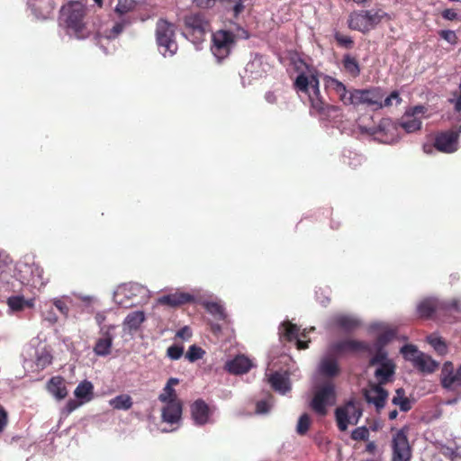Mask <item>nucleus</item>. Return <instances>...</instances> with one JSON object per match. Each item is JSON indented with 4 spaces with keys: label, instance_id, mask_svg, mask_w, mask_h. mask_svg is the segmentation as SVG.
Wrapping results in <instances>:
<instances>
[{
    "label": "nucleus",
    "instance_id": "4c0bfd02",
    "mask_svg": "<svg viewBox=\"0 0 461 461\" xmlns=\"http://www.w3.org/2000/svg\"><path fill=\"white\" fill-rule=\"evenodd\" d=\"M13 311H21L25 308H32L34 305L33 299H24L23 296H13L7 302Z\"/></svg>",
    "mask_w": 461,
    "mask_h": 461
},
{
    "label": "nucleus",
    "instance_id": "13d9d810",
    "mask_svg": "<svg viewBox=\"0 0 461 461\" xmlns=\"http://www.w3.org/2000/svg\"><path fill=\"white\" fill-rule=\"evenodd\" d=\"M192 336V331L189 327L185 326L176 332V337L183 339L188 340Z\"/></svg>",
    "mask_w": 461,
    "mask_h": 461
},
{
    "label": "nucleus",
    "instance_id": "412c9836",
    "mask_svg": "<svg viewBox=\"0 0 461 461\" xmlns=\"http://www.w3.org/2000/svg\"><path fill=\"white\" fill-rule=\"evenodd\" d=\"M114 329L115 327L112 325L101 329L100 338L94 347V352L96 356L105 357L111 353Z\"/></svg>",
    "mask_w": 461,
    "mask_h": 461
},
{
    "label": "nucleus",
    "instance_id": "79ce46f5",
    "mask_svg": "<svg viewBox=\"0 0 461 461\" xmlns=\"http://www.w3.org/2000/svg\"><path fill=\"white\" fill-rule=\"evenodd\" d=\"M401 353L402 354L403 357L406 360L411 361L413 364V366L416 364L417 360L421 355V352L419 351L417 348L413 345L403 346L401 348Z\"/></svg>",
    "mask_w": 461,
    "mask_h": 461
},
{
    "label": "nucleus",
    "instance_id": "f704fd0d",
    "mask_svg": "<svg viewBox=\"0 0 461 461\" xmlns=\"http://www.w3.org/2000/svg\"><path fill=\"white\" fill-rule=\"evenodd\" d=\"M370 31L378 24L390 20V15L382 9L367 10Z\"/></svg>",
    "mask_w": 461,
    "mask_h": 461
},
{
    "label": "nucleus",
    "instance_id": "9b49d317",
    "mask_svg": "<svg viewBox=\"0 0 461 461\" xmlns=\"http://www.w3.org/2000/svg\"><path fill=\"white\" fill-rule=\"evenodd\" d=\"M438 309L447 312H461V301L459 299H452L447 303L438 302L436 298H426L417 305V312L421 317H429Z\"/></svg>",
    "mask_w": 461,
    "mask_h": 461
},
{
    "label": "nucleus",
    "instance_id": "ea45409f",
    "mask_svg": "<svg viewBox=\"0 0 461 461\" xmlns=\"http://www.w3.org/2000/svg\"><path fill=\"white\" fill-rule=\"evenodd\" d=\"M439 451L448 456L451 461H461V447L456 443H450L449 446L441 445Z\"/></svg>",
    "mask_w": 461,
    "mask_h": 461
},
{
    "label": "nucleus",
    "instance_id": "423d86ee",
    "mask_svg": "<svg viewBox=\"0 0 461 461\" xmlns=\"http://www.w3.org/2000/svg\"><path fill=\"white\" fill-rule=\"evenodd\" d=\"M184 24L183 35L199 50L210 31L208 21L200 13L190 14L185 16Z\"/></svg>",
    "mask_w": 461,
    "mask_h": 461
},
{
    "label": "nucleus",
    "instance_id": "0e129e2a",
    "mask_svg": "<svg viewBox=\"0 0 461 461\" xmlns=\"http://www.w3.org/2000/svg\"><path fill=\"white\" fill-rule=\"evenodd\" d=\"M423 150L425 153H431L432 151V146L430 144H425L423 145Z\"/></svg>",
    "mask_w": 461,
    "mask_h": 461
},
{
    "label": "nucleus",
    "instance_id": "6ab92c4d",
    "mask_svg": "<svg viewBox=\"0 0 461 461\" xmlns=\"http://www.w3.org/2000/svg\"><path fill=\"white\" fill-rule=\"evenodd\" d=\"M382 385L375 382H371L364 391L366 402L374 404L376 410L383 409L388 398V393Z\"/></svg>",
    "mask_w": 461,
    "mask_h": 461
},
{
    "label": "nucleus",
    "instance_id": "a878e982",
    "mask_svg": "<svg viewBox=\"0 0 461 461\" xmlns=\"http://www.w3.org/2000/svg\"><path fill=\"white\" fill-rule=\"evenodd\" d=\"M182 416V405L180 401H171L163 403L161 418L166 423L174 425L179 423Z\"/></svg>",
    "mask_w": 461,
    "mask_h": 461
},
{
    "label": "nucleus",
    "instance_id": "f03ea898",
    "mask_svg": "<svg viewBox=\"0 0 461 461\" xmlns=\"http://www.w3.org/2000/svg\"><path fill=\"white\" fill-rule=\"evenodd\" d=\"M369 330L376 336V351L370 359L375 382L379 384L392 383L394 380L396 364L383 347L394 337L395 331L389 324L380 321L373 322Z\"/></svg>",
    "mask_w": 461,
    "mask_h": 461
},
{
    "label": "nucleus",
    "instance_id": "72a5a7b5",
    "mask_svg": "<svg viewBox=\"0 0 461 461\" xmlns=\"http://www.w3.org/2000/svg\"><path fill=\"white\" fill-rule=\"evenodd\" d=\"M203 305L205 310L217 320H226L227 314L223 305L220 301H204Z\"/></svg>",
    "mask_w": 461,
    "mask_h": 461
},
{
    "label": "nucleus",
    "instance_id": "cd10ccee",
    "mask_svg": "<svg viewBox=\"0 0 461 461\" xmlns=\"http://www.w3.org/2000/svg\"><path fill=\"white\" fill-rule=\"evenodd\" d=\"M380 132H384L377 139L384 143L392 144L400 139L399 128L391 119H384L379 125Z\"/></svg>",
    "mask_w": 461,
    "mask_h": 461
},
{
    "label": "nucleus",
    "instance_id": "58836bf2",
    "mask_svg": "<svg viewBox=\"0 0 461 461\" xmlns=\"http://www.w3.org/2000/svg\"><path fill=\"white\" fill-rule=\"evenodd\" d=\"M110 406L117 410H129L132 406V401L128 394H120L109 401Z\"/></svg>",
    "mask_w": 461,
    "mask_h": 461
},
{
    "label": "nucleus",
    "instance_id": "09e8293b",
    "mask_svg": "<svg viewBox=\"0 0 461 461\" xmlns=\"http://www.w3.org/2000/svg\"><path fill=\"white\" fill-rule=\"evenodd\" d=\"M273 405V397L269 395L266 400L258 402L256 407V412L258 414L267 413Z\"/></svg>",
    "mask_w": 461,
    "mask_h": 461
},
{
    "label": "nucleus",
    "instance_id": "680f3d73",
    "mask_svg": "<svg viewBox=\"0 0 461 461\" xmlns=\"http://www.w3.org/2000/svg\"><path fill=\"white\" fill-rule=\"evenodd\" d=\"M197 6L202 8H209L212 7L216 0H194Z\"/></svg>",
    "mask_w": 461,
    "mask_h": 461
},
{
    "label": "nucleus",
    "instance_id": "a211bd4d",
    "mask_svg": "<svg viewBox=\"0 0 461 461\" xmlns=\"http://www.w3.org/2000/svg\"><path fill=\"white\" fill-rule=\"evenodd\" d=\"M461 133V126L458 131H447L439 133L435 139V148L444 153H453L458 149V136Z\"/></svg>",
    "mask_w": 461,
    "mask_h": 461
},
{
    "label": "nucleus",
    "instance_id": "e433bc0d",
    "mask_svg": "<svg viewBox=\"0 0 461 461\" xmlns=\"http://www.w3.org/2000/svg\"><path fill=\"white\" fill-rule=\"evenodd\" d=\"M226 8L238 17L251 5V0H225Z\"/></svg>",
    "mask_w": 461,
    "mask_h": 461
},
{
    "label": "nucleus",
    "instance_id": "2f4dec72",
    "mask_svg": "<svg viewBox=\"0 0 461 461\" xmlns=\"http://www.w3.org/2000/svg\"><path fill=\"white\" fill-rule=\"evenodd\" d=\"M49 393L57 400H63L68 395L66 382L59 376L52 377L47 384Z\"/></svg>",
    "mask_w": 461,
    "mask_h": 461
},
{
    "label": "nucleus",
    "instance_id": "338daca9",
    "mask_svg": "<svg viewBox=\"0 0 461 461\" xmlns=\"http://www.w3.org/2000/svg\"><path fill=\"white\" fill-rule=\"evenodd\" d=\"M396 416H397V411H391V412L389 413V418H390L391 420L395 419V418H396Z\"/></svg>",
    "mask_w": 461,
    "mask_h": 461
},
{
    "label": "nucleus",
    "instance_id": "7ed1b4c3",
    "mask_svg": "<svg viewBox=\"0 0 461 461\" xmlns=\"http://www.w3.org/2000/svg\"><path fill=\"white\" fill-rule=\"evenodd\" d=\"M297 72L294 87L299 94H304L311 104L312 111L320 115L325 114L326 105L321 97L320 82L317 70L302 59L294 61Z\"/></svg>",
    "mask_w": 461,
    "mask_h": 461
},
{
    "label": "nucleus",
    "instance_id": "20e7f679",
    "mask_svg": "<svg viewBox=\"0 0 461 461\" xmlns=\"http://www.w3.org/2000/svg\"><path fill=\"white\" fill-rule=\"evenodd\" d=\"M325 87L335 92L340 101L346 105L357 106L364 104L374 109L383 108L384 95L380 88L354 89L348 91L345 85L338 79L325 76L323 77Z\"/></svg>",
    "mask_w": 461,
    "mask_h": 461
},
{
    "label": "nucleus",
    "instance_id": "a19ab883",
    "mask_svg": "<svg viewBox=\"0 0 461 461\" xmlns=\"http://www.w3.org/2000/svg\"><path fill=\"white\" fill-rule=\"evenodd\" d=\"M50 303L64 316H68L69 313V306L68 303H70V298L67 295L54 297Z\"/></svg>",
    "mask_w": 461,
    "mask_h": 461
},
{
    "label": "nucleus",
    "instance_id": "9d476101",
    "mask_svg": "<svg viewBox=\"0 0 461 461\" xmlns=\"http://www.w3.org/2000/svg\"><path fill=\"white\" fill-rule=\"evenodd\" d=\"M361 416V405L355 400L348 401L336 410L338 427L342 431L346 430L349 425H356Z\"/></svg>",
    "mask_w": 461,
    "mask_h": 461
},
{
    "label": "nucleus",
    "instance_id": "052dcab7",
    "mask_svg": "<svg viewBox=\"0 0 461 461\" xmlns=\"http://www.w3.org/2000/svg\"><path fill=\"white\" fill-rule=\"evenodd\" d=\"M7 425V413L2 406H0V432H2Z\"/></svg>",
    "mask_w": 461,
    "mask_h": 461
},
{
    "label": "nucleus",
    "instance_id": "bf43d9fd",
    "mask_svg": "<svg viewBox=\"0 0 461 461\" xmlns=\"http://www.w3.org/2000/svg\"><path fill=\"white\" fill-rule=\"evenodd\" d=\"M442 17L448 21H454L457 18V14L454 9H445L442 12Z\"/></svg>",
    "mask_w": 461,
    "mask_h": 461
},
{
    "label": "nucleus",
    "instance_id": "f257e3e1",
    "mask_svg": "<svg viewBox=\"0 0 461 461\" xmlns=\"http://www.w3.org/2000/svg\"><path fill=\"white\" fill-rule=\"evenodd\" d=\"M368 348V346L357 340H344L332 345L326 355L321 359L315 376L313 397L311 402L312 409L319 415H325L328 408L336 401L334 384L331 381L321 382V377L330 378L339 373V367L334 355L347 352H359Z\"/></svg>",
    "mask_w": 461,
    "mask_h": 461
},
{
    "label": "nucleus",
    "instance_id": "393cba45",
    "mask_svg": "<svg viewBox=\"0 0 461 461\" xmlns=\"http://www.w3.org/2000/svg\"><path fill=\"white\" fill-rule=\"evenodd\" d=\"M125 26L124 22H117V23H104L98 25L96 29V37L101 42L104 40H113L117 38L122 32L123 31Z\"/></svg>",
    "mask_w": 461,
    "mask_h": 461
},
{
    "label": "nucleus",
    "instance_id": "c756f323",
    "mask_svg": "<svg viewBox=\"0 0 461 461\" xmlns=\"http://www.w3.org/2000/svg\"><path fill=\"white\" fill-rule=\"evenodd\" d=\"M252 366V361L243 355L235 357L225 365L226 369L235 375L247 373Z\"/></svg>",
    "mask_w": 461,
    "mask_h": 461
},
{
    "label": "nucleus",
    "instance_id": "69168bd1",
    "mask_svg": "<svg viewBox=\"0 0 461 461\" xmlns=\"http://www.w3.org/2000/svg\"><path fill=\"white\" fill-rule=\"evenodd\" d=\"M212 330L215 333L220 332L221 331V326L219 324H212Z\"/></svg>",
    "mask_w": 461,
    "mask_h": 461
},
{
    "label": "nucleus",
    "instance_id": "0eeeda50",
    "mask_svg": "<svg viewBox=\"0 0 461 461\" xmlns=\"http://www.w3.org/2000/svg\"><path fill=\"white\" fill-rule=\"evenodd\" d=\"M156 41L158 51L164 58L173 57L178 50L175 25L166 20H159L157 23Z\"/></svg>",
    "mask_w": 461,
    "mask_h": 461
},
{
    "label": "nucleus",
    "instance_id": "603ef678",
    "mask_svg": "<svg viewBox=\"0 0 461 461\" xmlns=\"http://www.w3.org/2000/svg\"><path fill=\"white\" fill-rule=\"evenodd\" d=\"M134 6L132 0H119L115 7L116 13L120 14H126Z\"/></svg>",
    "mask_w": 461,
    "mask_h": 461
},
{
    "label": "nucleus",
    "instance_id": "4468645a",
    "mask_svg": "<svg viewBox=\"0 0 461 461\" xmlns=\"http://www.w3.org/2000/svg\"><path fill=\"white\" fill-rule=\"evenodd\" d=\"M393 461H409L411 449L404 429L398 430L392 439Z\"/></svg>",
    "mask_w": 461,
    "mask_h": 461
},
{
    "label": "nucleus",
    "instance_id": "4be33fe9",
    "mask_svg": "<svg viewBox=\"0 0 461 461\" xmlns=\"http://www.w3.org/2000/svg\"><path fill=\"white\" fill-rule=\"evenodd\" d=\"M442 385L448 390H457L461 388V366L454 371L452 363L446 362L441 371Z\"/></svg>",
    "mask_w": 461,
    "mask_h": 461
},
{
    "label": "nucleus",
    "instance_id": "aec40b11",
    "mask_svg": "<svg viewBox=\"0 0 461 461\" xmlns=\"http://www.w3.org/2000/svg\"><path fill=\"white\" fill-rule=\"evenodd\" d=\"M267 67L268 65L263 61L261 57L255 56L244 68V74L241 76L243 82L247 81L250 84L253 80L262 77L267 72Z\"/></svg>",
    "mask_w": 461,
    "mask_h": 461
},
{
    "label": "nucleus",
    "instance_id": "39448f33",
    "mask_svg": "<svg viewBox=\"0 0 461 461\" xmlns=\"http://www.w3.org/2000/svg\"><path fill=\"white\" fill-rule=\"evenodd\" d=\"M85 8L80 2H71L62 7L60 21L66 25L69 36L81 40L89 35L83 22Z\"/></svg>",
    "mask_w": 461,
    "mask_h": 461
},
{
    "label": "nucleus",
    "instance_id": "864d4df0",
    "mask_svg": "<svg viewBox=\"0 0 461 461\" xmlns=\"http://www.w3.org/2000/svg\"><path fill=\"white\" fill-rule=\"evenodd\" d=\"M369 431L366 427H359L352 431L351 437L355 440H365L368 438Z\"/></svg>",
    "mask_w": 461,
    "mask_h": 461
},
{
    "label": "nucleus",
    "instance_id": "b1692460",
    "mask_svg": "<svg viewBox=\"0 0 461 461\" xmlns=\"http://www.w3.org/2000/svg\"><path fill=\"white\" fill-rule=\"evenodd\" d=\"M361 324V321L351 314L338 313L333 315L330 321L329 326L332 328H338L345 331H351Z\"/></svg>",
    "mask_w": 461,
    "mask_h": 461
},
{
    "label": "nucleus",
    "instance_id": "c03bdc74",
    "mask_svg": "<svg viewBox=\"0 0 461 461\" xmlns=\"http://www.w3.org/2000/svg\"><path fill=\"white\" fill-rule=\"evenodd\" d=\"M428 342L439 355L443 356L447 354V344L440 337L437 335H430L428 337Z\"/></svg>",
    "mask_w": 461,
    "mask_h": 461
},
{
    "label": "nucleus",
    "instance_id": "6e6d98bb",
    "mask_svg": "<svg viewBox=\"0 0 461 461\" xmlns=\"http://www.w3.org/2000/svg\"><path fill=\"white\" fill-rule=\"evenodd\" d=\"M41 315L44 321H48L50 324H55L59 321L58 315L54 312L51 307H50V309L43 310Z\"/></svg>",
    "mask_w": 461,
    "mask_h": 461
},
{
    "label": "nucleus",
    "instance_id": "c85d7f7f",
    "mask_svg": "<svg viewBox=\"0 0 461 461\" xmlns=\"http://www.w3.org/2000/svg\"><path fill=\"white\" fill-rule=\"evenodd\" d=\"M145 320L146 316L142 311L130 312L122 322L123 331L128 334H133L140 328Z\"/></svg>",
    "mask_w": 461,
    "mask_h": 461
},
{
    "label": "nucleus",
    "instance_id": "f3484780",
    "mask_svg": "<svg viewBox=\"0 0 461 461\" xmlns=\"http://www.w3.org/2000/svg\"><path fill=\"white\" fill-rule=\"evenodd\" d=\"M426 108L419 105L413 107L404 113L401 119L400 126L408 133L414 132L420 129L422 119L425 118Z\"/></svg>",
    "mask_w": 461,
    "mask_h": 461
},
{
    "label": "nucleus",
    "instance_id": "8fccbe9b",
    "mask_svg": "<svg viewBox=\"0 0 461 461\" xmlns=\"http://www.w3.org/2000/svg\"><path fill=\"white\" fill-rule=\"evenodd\" d=\"M311 424V419L308 414H303L298 420L296 430L299 434L303 435L307 432Z\"/></svg>",
    "mask_w": 461,
    "mask_h": 461
},
{
    "label": "nucleus",
    "instance_id": "1a4fd4ad",
    "mask_svg": "<svg viewBox=\"0 0 461 461\" xmlns=\"http://www.w3.org/2000/svg\"><path fill=\"white\" fill-rule=\"evenodd\" d=\"M235 36L224 30L215 32L212 36L211 51L220 62L226 59L235 46Z\"/></svg>",
    "mask_w": 461,
    "mask_h": 461
},
{
    "label": "nucleus",
    "instance_id": "2eb2a0df",
    "mask_svg": "<svg viewBox=\"0 0 461 461\" xmlns=\"http://www.w3.org/2000/svg\"><path fill=\"white\" fill-rule=\"evenodd\" d=\"M215 407L208 405L203 400H197L191 405V417L195 425L204 426L214 422Z\"/></svg>",
    "mask_w": 461,
    "mask_h": 461
},
{
    "label": "nucleus",
    "instance_id": "6e6552de",
    "mask_svg": "<svg viewBox=\"0 0 461 461\" xmlns=\"http://www.w3.org/2000/svg\"><path fill=\"white\" fill-rule=\"evenodd\" d=\"M17 277L23 285L40 290L48 283L43 269L35 264H21L17 268Z\"/></svg>",
    "mask_w": 461,
    "mask_h": 461
},
{
    "label": "nucleus",
    "instance_id": "c9c22d12",
    "mask_svg": "<svg viewBox=\"0 0 461 461\" xmlns=\"http://www.w3.org/2000/svg\"><path fill=\"white\" fill-rule=\"evenodd\" d=\"M414 366L423 373H432L438 368V364L429 356L421 353Z\"/></svg>",
    "mask_w": 461,
    "mask_h": 461
},
{
    "label": "nucleus",
    "instance_id": "473e14b6",
    "mask_svg": "<svg viewBox=\"0 0 461 461\" xmlns=\"http://www.w3.org/2000/svg\"><path fill=\"white\" fill-rule=\"evenodd\" d=\"M178 384L179 380L177 378H169L163 388L162 393L159 394L158 400L162 403L170 402L171 401H179L174 389V387Z\"/></svg>",
    "mask_w": 461,
    "mask_h": 461
},
{
    "label": "nucleus",
    "instance_id": "4d7b16f0",
    "mask_svg": "<svg viewBox=\"0 0 461 461\" xmlns=\"http://www.w3.org/2000/svg\"><path fill=\"white\" fill-rule=\"evenodd\" d=\"M401 103V98L399 96L398 92H393L389 96H387L384 100H383V107H389L393 104H399Z\"/></svg>",
    "mask_w": 461,
    "mask_h": 461
},
{
    "label": "nucleus",
    "instance_id": "dca6fc26",
    "mask_svg": "<svg viewBox=\"0 0 461 461\" xmlns=\"http://www.w3.org/2000/svg\"><path fill=\"white\" fill-rule=\"evenodd\" d=\"M144 287L136 283H128L118 286L113 292V301L120 306L130 307L133 303L129 302L134 296L142 294Z\"/></svg>",
    "mask_w": 461,
    "mask_h": 461
},
{
    "label": "nucleus",
    "instance_id": "ddd939ff",
    "mask_svg": "<svg viewBox=\"0 0 461 461\" xmlns=\"http://www.w3.org/2000/svg\"><path fill=\"white\" fill-rule=\"evenodd\" d=\"M313 330L314 328L312 327L309 330L304 329L300 332L299 328L296 325L292 324L289 321H285L279 327V335L283 339H286L288 341L294 340L298 349H304L308 347V341L304 340L306 339V334Z\"/></svg>",
    "mask_w": 461,
    "mask_h": 461
},
{
    "label": "nucleus",
    "instance_id": "de8ad7c7",
    "mask_svg": "<svg viewBox=\"0 0 461 461\" xmlns=\"http://www.w3.org/2000/svg\"><path fill=\"white\" fill-rule=\"evenodd\" d=\"M51 359L50 352L43 349L37 355L36 365L39 368L43 369L51 363Z\"/></svg>",
    "mask_w": 461,
    "mask_h": 461
},
{
    "label": "nucleus",
    "instance_id": "37998d69",
    "mask_svg": "<svg viewBox=\"0 0 461 461\" xmlns=\"http://www.w3.org/2000/svg\"><path fill=\"white\" fill-rule=\"evenodd\" d=\"M343 66L346 71L352 77H356L359 75L360 68L357 61L353 57L347 55L343 59Z\"/></svg>",
    "mask_w": 461,
    "mask_h": 461
},
{
    "label": "nucleus",
    "instance_id": "49530a36",
    "mask_svg": "<svg viewBox=\"0 0 461 461\" xmlns=\"http://www.w3.org/2000/svg\"><path fill=\"white\" fill-rule=\"evenodd\" d=\"M205 354V351L201 348L200 347H197L195 345H192L189 347L187 352H186V355H185V357L190 361V362H194L198 359H201Z\"/></svg>",
    "mask_w": 461,
    "mask_h": 461
},
{
    "label": "nucleus",
    "instance_id": "5fc2aeb1",
    "mask_svg": "<svg viewBox=\"0 0 461 461\" xmlns=\"http://www.w3.org/2000/svg\"><path fill=\"white\" fill-rule=\"evenodd\" d=\"M439 35L442 39H444L447 42H448L451 45H455L457 42V36L454 31L443 30L440 31Z\"/></svg>",
    "mask_w": 461,
    "mask_h": 461
},
{
    "label": "nucleus",
    "instance_id": "f8f14e48",
    "mask_svg": "<svg viewBox=\"0 0 461 461\" xmlns=\"http://www.w3.org/2000/svg\"><path fill=\"white\" fill-rule=\"evenodd\" d=\"M75 400L68 401L63 412L69 414L81 405L89 402L94 398V385L90 381L80 382L74 391Z\"/></svg>",
    "mask_w": 461,
    "mask_h": 461
},
{
    "label": "nucleus",
    "instance_id": "a18cd8bd",
    "mask_svg": "<svg viewBox=\"0 0 461 461\" xmlns=\"http://www.w3.org/2000/svg\"><path fill=\"white\" fill-rule=\"evenodd\" d=\"M393 403L400 407L402 411H408L411 409V402L405 397L404 391L402 389H397L395 395L393 397Z\"/></svg>",
    "mask_w": 461,
    "mask_h": 461
},
{
    "label": "nucleus",
    "instance_id": "7c9ffc66",
    "mask_svg": "<svg viewBox=\"0 0 461 461\" xmlns=\"http://www.w3.org/2000/svg\"><path fill=\"white\" fill-rule=\"evenodd\" d=\"M349 28L359 31L361 32H367L370 31L367 11H360L352 13L348 19Z\"/></svg>",
    "mask_w": 461,
    "mask_h": 461
},
{
    "label": "nucleus",
    "instance_id": "774afa93",
    "mask_svg": "<svg viewBox=\"0 0 461 461\" xmlns=\"http://www.w3.org/2000/svg\"><path fill=\"white\" fill-rule=\"evenodd\" d=\"M242 36L244 38H248V33L246 32L242 31Z\"/></svg>",
    "mask_w": 461,
    "mask_h": 461
},
{
    "label": "nucleus",
    "instance_id": "e2e57ef3",
    "mask_svg": "<svg viewBox=\"0 0 461 461\" xmlns=\"http://www.w3.org/2000/svg\"><path fill=\"white\" fill-rule=\"evenodd\" d=\"M336 39L338 41H339L340 43L344 44V45H350L352 43V41L349 37H347V36H342V35H337L336 36Z\"/></svg>",
    "mask_w": 461,
    "mask_h": 461
},
{
    "label": "nucleus",
    "instance_id": "5701e85b",
    "mask_svg": "<svg viewBox=\"0 0 461 461\" xmlns=\"http://www.w3.org/2000/svg\"><path fill=\"white\" fill-rule=\"evenodd\" d=\"M194 301V296L189 293L176 291L173 294L162 295L157 299L158 305H167L176 308Z\"/></svg>",
    "mask_w": 461,
    "mask_h": 461
},
{
    "label": "nucleus",
    "instance_id": "bb28decb",
    "mask_svg": "<svg viewBox=\"0 0 461 461\" xmlns=\"http://www.w3.org/2000/svg\"><path fill=\"white\" fill-rule=\"evenodd\" d=\"M266 376L271 387L278 393L285 394L291 390V383L286 372L267 373Z\"/></svg>",
    "mask_w": 461,
    "mask_h": 461
},
{
    "label": "nucleus",
    "instance_id": "3c124183",
    "mask_svg": "<svg viewBox=\"0 0 461 461\" xmlns=\"http://www.w3.org/2000/svg\"><path fill=\"white\" fill-rule=\"evenodd\" d=\"M184 353V348L182 346L173 345L170 346L167 350V356L172 360L179 359Z\"/></svg>",
    "mask_w": 461,
    "mask_h": 461
}]
</instances>
